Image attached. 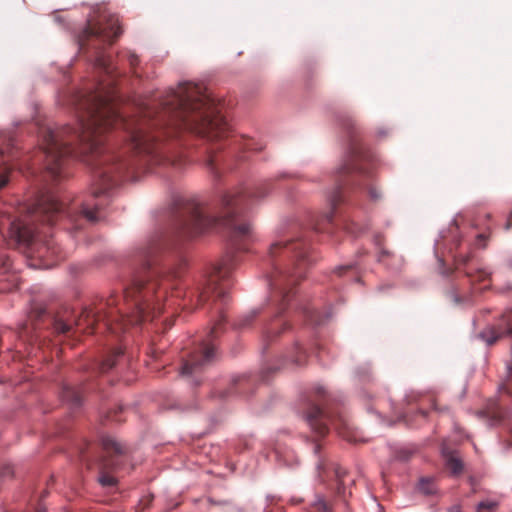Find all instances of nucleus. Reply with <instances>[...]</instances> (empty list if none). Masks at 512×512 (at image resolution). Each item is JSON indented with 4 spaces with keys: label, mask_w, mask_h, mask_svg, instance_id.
<instances>
[{
    "label": "nucleus",
    "mask_w": 512,
    "mask_h": 512,
    "mask_svg": "<svg viewBox=\"0 0 512 512\" xmlns=\"http://www.w3.org/2000/svg\"><path fill=\"white\" fill-rule=\"evenodd\" d=\"M87 36L102 37L106 41H112L121 33L118 18L115 15L103 14L99 23H89L85 30Z\"/></svg>",
    "instance_id": "5"
},
{
    "label": "nucleus",
    "mask_w": 512,
    "mask_h": 512,
    "mask_svg": "<svg viewBox=\"0 0 512 512\" xmlns=\"http://www.w3.org/2000/svg\"><path fill=\"white\" fill-rule=\"evenodd\" d=\"M356 166L354 163L345 164L340 168V172L350 171L352 169H355Z\"/></svg>",
    "instance_id": "24"
},
{
    "label": "nucleus",
    "mask_w": 512,
    "mask_h": 512,
    "mask_svg": "<svg viewBox=\"0 0 512 512\" xmlns=\"http://www.w3.org/2000/svg\"><path fill=\"white\" fill-rule=\"evenodd\" d=\"M512 335V326L507 323V327L502 329L499 327L489 326L485 328L481 333L480 337L488 344H494L498 339Z\"/></svg>",
    "instance_id": "8"
},
{
    "label": "nucleus",
    "mask_w": 512,
    "mask_h": 512,
    "mask_svg": "<svg viewBox=\"0 0 512 512\" xmlns=\"http://www.w3.org/2000/svg\"><path fill=\"white\" fill-rule=\"evenodd\" d=\"M113 99L110 90L100 87L89 100L86 115L81 118L77 128L47 131L44 147L47 170L54 177L60 175L64 157L78 153L70 147L69 137L79 142V153L97 154L102 143L101 134L110 127L121 126L127 130L136 150L150 154L156 140L152 129L156 127L187 130L210 140L221 137L226 131L227 124L216 111L212 100L204 93L202 86L193 83H181L177 89L170 90L161 102L163 111L154 120L150 115L140 120L124 119L113 105Z\"/></svg>",
    "instance_id": "1"
},
{
    "label": "nucleus",
    "mask_w": 512,
    "mask_h": 512,
    "mask_svg": "<svg viewBox=\"0 0 512 512\" xmlns=\"http://www.w3.org/2000/svg\"><path fill=\"white\" fill-rule=\"evenodd\" d=\"M61 209H62V204L58 200L51 198L50 205L47 208V211L59 212V211H61Z\"/></svg>",
    "instance_id": "20"
},
{
    "label": "nucleus",
    "mask_w": 512,
    "mask_h": 512,
    "mask_svg": "<svg viewBox=\"0 0 512 512\" xmlns=\"http://www.w3.org/2000/svg\"><path fill=\"white\" fill-rule=\"evenodd\" d=\"M510 227H511V224L508 222V223L506 224L505 228L508 230V229H510Z\"/></svg>",
    "instance_id": "30"
},
{
    "label": "nucleus",
    "mask_w": 512,
    "mask_h": 512,
    "mask_svg": "<svg viewBox=\"0 0 512 512\" xmlns=\"http://www.w3.org/2000/svg\"><path fill=\"white\" fill-rule=\"evenodd\" d=\"M96 66L105 70L107 73L110 72V64H109V61L108 59L105 57V56H99L97 59H96Z\"/></svg>",
    "instance_id": "18"
},
{
    "label": "nucleus",
    "mask_w": 512,
    "mask_h": 512,
    "mask_svg": "<svg viewBox=\"0 0 512 512\" xmlns=\"http://www.w3.org/2000/svg\"><path fill=\"white\" fill-rule=\"evenodd\" d=\"M499 503L495 500L487 499L481 501L477 505V512H494L497 510Z\"/></svg>",
    "instance_id": "14"
},
{
    "label": "nucleus",
    "mask_w": 512,
    "mask_h": 512,
    "mask_svg": "<svg viewBox=\"0 0 512 512\" xmlns=\"http://www.w3.org/2000/svg\"><path fill=\"white\" fill-rule=\"evenodd\" d=\"M323 417V411L318 406H313L309 413L307 414L308 423L313 426L314 421L321 419Z\"/></svg>",
    "instance_id": "16"
},
{
    "label": "nucleus",
    "mask_w": 512,
    "mask_h": 512,
    "mask_svg": "<svg viewBox=\"0 0 512 512\" xmlns=\"http://www.w3.org/2000/svg\"><path fill=\"white\" fill-rule=\"evenodd\" d=\"M246 202L247 197L242 192L226 193L222 198L223 215L221 217L209 216L203 208L195 207L183 224L184 233L194 236L210 227L222 225L232 229L235 236H246L251 231V225L238 224L236 220V216L247 206Z\"/></svg>",
    "instance_id": "2"
},
{
    "label": "nucleus",
    "mask_w": 512,
    "mask_h": 512,
    "mask_svg": "<svg viewBox=\"0 0 512 512\" xmlns=\"http://www.w3.org/2000/svg\"><path fill=\"white\" fill-rule=\"evenodd\" d=\"M114 357H110L108 359H106L103 364H102V370L103 371H107L109 369H111L114 365H115V361H114Z\"/></svg>",
    "instance_id": "22"
},
{
    "label": "nucleus",
    "mask_w": 512,
    "mask_h": 512,
    "mask_svg": "<svg viewBox=\"0 0 512 512\" xmlns=\"http://www.w3.org/2000/svg\"><path fill=\"white\" fill-rule=\"evenodd\" d=\"M12 233L15 234V238L20 243H25L30 245L34 242L35 235L34 233L27 227H20L19 225L13 224Z\"/></svg>",
    "instance_id": "9"
},
{
    "label": "nucleus",
    "mask_w": 512,
    "mask_h": 512,
    "mask_svg": "<svg viewBox=\"0 0 512 512\" xmlns=\"http://www.w3.org/2000/svg\"><path fill=\"white\" fill-rule=\"evenodd\" d=\"M103 447L107 450H113L118 454L123 453V447L120 443H118L115 439L111 437H105L102 440Z\"/></svg>",
    "instance_id": "13"
},
{
    "label": "nucleus",
    "mask_w": 512,
    "mask_h": 512,
    "mask_svg": "<svg viewBox=\"0 0 512 512\" xmlns=\"http://www.w3.org/2000/svg\"><path fill=\"white\" fill-rule=\"evenodd\" d=\"M215 356L214 346L205 347L202 352L201 358H192L190 361L185 362L182 369V375H193L202 370L205 364L210 362Z\"/></svg>",
    "instance_id": "6"
},
{
    "label": "nucleus",
    "mask_w": 512,
    "mask_h": 512,
    "mask_svg": "<svg viewBox=\"0 0 512 512\" xmlns=\"http://www.w3.org/2000/svg\"><path fill=\"white\" fill-rule=\"evenodd\" d=\"M417 489L424 495H433L436 493L437 488L434 481L430 478H422L420 479Z\"/></svg>",
    "instance_id": "12"
},
{
    "label": "nucleus",
    "mask_w": 512,
    "mask_h": 512,
    "mask_svg": "<svg viewBox=\"0 0 512 512\" xmlns=\"http://www.w3.org/2000/svg\"><path fill=\"white\" fill-rule=\"evenodd\" d=\"M448 512H461V508H460V506L455 505V506L450 507L448 509Z\"/></svg>",
    "instance_id": "27"
},
{
    "label": "nucleus",
    "mask_w": 512,
    "mask_h": 512,
    "mask_svg": "<svg viewBox=\"0 0 512 512\" xmlns=\"http://www.w3.org/2000/svg\"><path fill=\"white\" fill-rule=\"evenodd\" d=\"M222 277L221 271H216L208 280L207 286L200 292L198 296L199 301H205L206 298L209 297L210 294L215 295L217 297H224L225 288L221 287L218 283L219 279Z\"/></svg>",
    "instance_id": "7"
},
{
    "label": "nucleus",
    "mask_w": 512,
    "mask_h": 512,
    "mask_svg": "<svg viewBox=\"0 0 512 512\" xmlns=\"http://www.w3.org/2000/svg\"><path fill=\"white\" fill-rule=\"evenodd\" d=\"M116 482V479L110 475L103 474L99 477V483L104 487L115 486Z\"/></svg>",
    "instance_id": "17"
},
{
    "label": "nucleus",
    "mask_w": 512,
    "mask_h": 512,
    "mask_svg": "<svg viewBox=\"0 0 512 512\" xmlns=\"http://www.w3.org/2000/svg\"><path fill=\"white\" fill-rule=\"evenodd\" d=\"M370 194H371V197L374 198V199H377L378 198V195L376 194V192H374L373 190L370 191Z\"/></svg>",
    "instance_id": "28"
},
{
    "label": "nucleus",
    "mask_w": 512,
    "mask_h": 512,
    "mask_svg": "<svg viewBox=\"0 0 512 512\" xmlns=\"http://www.w3.org/2000/svg\"><path fill=\"white\" fill-rule=\"evenodd\" d=\"M56 255V249L53 246L52 242H48L41 250L38 252L37 257L42 261L40 264L43 268H51L54 264L49 262V258Z\"/></svg>",
    "instance_id": "10"
},
{
    "label": "nucleus",
    "mask_w": 512,
    "mask_h": 512,
    "mask_svg": "<svg viewBox=\"0 0 512 512\" xmlns=\"http://www.w3.org/2000/svg\"><path fill=\"white\" fill-rule=\"evenodd\" d=\"M37 512H45V510L39 509L37 510Z\"/></svg>",
    "instance_id": "33"
},
{
    "label": "nucleus",
    "mask_w": 512,
    "mask_h": 512,
    "mask_svg": "<svg viewBox=\"0 0 512 512\" xmlns=\"http://www.w3.org/2000/svg\"><path fill=\"white\" fill-rule=\"evenodd\" d=\"M304 261V255H300L299 256V259H298V264H297V267L295 268V270L292 272V276H300L301 275V265H302V262Z\"/></svg>",
    "instance_id": "23"
},
{
    "label": "nucleus",
    "mask_w": 512,
    "mask_h": 512,
    "mask_svg": "<svg viewBox=\"0 0 512 512\" xmlns=\"http://www.w3.org/2000/svg\"><path fill=\"white\" fill-rule=\"evenodd\" d=\"M129 62L131 65H135L138 62V57L135 54H130Z\"/></svg>",
    "instance_id": "26"
},
{
    "label": "nucleus",
    "mask_w": 512,
    "mask_h": 512,
    "mask_svg": "<svg viewBox=\"0 0 512 512\" xmlns=\"http://www.w3.org/2000/svg\"><path fill=\"white\" fill-rule=\"evenodd\" d=\"M447 467L450 469V471L453 473V474H459L460 472H462L463 470V463L462 461L455 457V456H449L447 458Z\"/></svg>",
    "instance_id": "15"
},
{
    "label": "nucleus",
    "mask_w": 512,
    "mask_h": 512,
    "mask_svg": "<svg viewBox=\"0 0 512 512\" xmlns=\"http://www.w3.org/2000/svg\"><path fill=\"white\" fill-rule=\"evenodd\" d=\"M8 183V176L6 174L0 175V189H2Z\"/></svg>",
    "instance_id": "25"
},
{
    "label": "nucleus",
    "mask_w": 512,
    "mask_h": 512,
    "mask_svg": "<svg viewBox=\"0 0 512 512\" xmlns=\"http://www.w3.org/2000/svg\"><path fill=\"white\" fill-rule=\"evenodd\" d=\"M111 329H112V331H113L114 333H117V329H116V328H111Z\"/></svg>",
    "instance_id": "31"
},
{
    "label": "nucleus",
    "mask_w": 512,
    "mask_h": 512,
    "mask_svg": "<svg viewBox=\"0 0 512 512\" xmlns=\"http://www.w3.org/2000/svg\"><path fill=\"white\" fill-rule=\"evenodd\" d=\"M61 397L63 401L69 403L73 408L79 407L82 403L80 394L73 387H64Z\"/></svg>",
    "instance_id": "11"
},
{
    "label": "nucleus",
    "mask_w": 512,
    "mask_h": 512,
    "mask_svg": "<svg viewBox=\"0 0 512 512\" xmlns=\"http://www.w3.org/2000/svg\"><path fill=\"white\" fill-rule=\"evenodd\" d=\"M325 432H326V428H325V427H323V428H321V429L319 430V433H320L321 435H322V434H324Z\"/></svg>",
    "instance_id": "29"
},
{
    "label": "nucleus",
    "mask_w": 512,
    "mask_h": 512,
    "mask_svg": "<svg viewBox=\"0 0 512 512\" xmlns=\"http://www.w3.org/2000/svg\"><path fill=\"white\" fill-rule=\"evenodd\" d=\"M55 329L59 333H67L70 331L71 327L69 324L63 322V321H57L55 323Z\"/></svg>",
    "instance_id": "19"
},
{
    "label": "nucleus",
    "mask_w": 512,
    "mask_h": 512,
    "mask_svg": "<svg viewBox=\"0 0 512 512\" xmlns=\"http://www.w3.org/2000/svg\"><path fill=\"white\" fill-rule=\"evenodd\" d=\"M114 167H107V168H98L96 173L100 181V185L103 187L95 188L93 190V195L90 200H87L82 203L81 205V213L83 216L90 222V223H96L100 219H102V216L100 214L102 204L104 199L100 198L102 197L109 186H111L114 182L111 173Z\"/></svg>",
    "instance_id": "4"
},
{
    "label": "nucleus",
    "mask_w": 512,
    "mask_h": 512,
    "mask_svg": "<svg viewBox=\"0 0 512 512\" xmlns=\"http://www.w3.org/2000/svg\"><path fill=\"white\" fill-rule=\"evenodd\" d=\"M155 290L154 283H146L142 279L135 280L133 286L126 290V300H131L135 309L133 314L125 316L127 322L136 325L144 320L145 310L150 308V297Z\"/></svg>",
    "instance_id": "3"
},
{
    "label": "nucleus",
    "mask_w": 512,
    "mask_h": 512,
    "mask_svg": "<svg viewBox=\"0 0 512 512\" xmlns=\"http://www.w3.org/2000/svg\"><path fill=\"white\" fill-rule=\"evenodd\" d=\"M314 505L319 512H329V507L323 499H317Z\"/></svg>",
    "instance_id": "21"
},
{
    "label": "nucleus",
    "mask_w": 512,
    "mask_h": 512,
    "mask_svg": "<svg viewBox=\"0 0 512 512\" xmlns=\"http://www.w3.org/2000/svg\"><path fill=\"white\" fill-rule=\"evenodd\" d=\"M120 354H122V351L118 350L116 355H120Z\"/></svg>",
    "instance_id": "32"
}]
</instances>
